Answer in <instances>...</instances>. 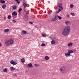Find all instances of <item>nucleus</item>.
Masks as SVG:
<instances>
[{
  "instance_id": "37",
  "label": "nucleus",
  "mask_w": 79,
  "mask_h": 79,
  "mask_svg": "<svg viewBox=\"0 0 79 79\" xmlns=\"http://www.w3.org/2000/svg\"><path fill=\"white\" fill-rule=\"evenodd\" d=\"M29 24H33V22H29Z\"/></svg>"
},
{
  "instance_id": "14",
  "label": "nucleus",
  "mask_w": 79,
  "mask_h": 79,
  "mask_svg": "<svg viewBox=\"0 0 79 79\" xmlns=\"http://www.w3.org/2000/svg\"><path fill=\"white\" fill-rule=\"evenodd\" d=\"M68 52L69 53H73V51L70 49L68 51Z\"/></svg>"
},
{
  "instance_id": "30",
  "label": "nucleus",
  "mask_w": 79,
  "mask_h": 79,
  "mask_svg": "<svg viewBox=\"0 0 79 79\" xmlns=\"http://www.w3.org/2000/svg\"><path fill=\"white\" fill-rule=\"evenodd\" d=\"M41 35H42V36L43 37H46V35H45V34H42Z\"/></svg>"
},
{
  "instance_id": "26",
  "label": "nucleus",
  "mask_w": 79,
  "mask_h": 79,
  "mask_svg": "<svg viewBox=\"0 0 79 79\" xmlns=\"http://www.w3.org/2000/svg\"><path fill=\"white\" fill-rule=\"evenodd\" d=\"M70 7L72 8H73V7H74V6L73 4H71L70 6Z\"/></svg>"
},
{
  "instance_id": "50",
  "label": "nucleus",
  "mask_w": 79,
  "mask_h": 79,
  "mask_svg": "<svg viewBox=\"0 0 79 79\" xmlns=\"http://www.w3.org/2000/svg\"><path fill=\"white\" fill-rule=\"evenodd\" d=\"M2 0H0V1H2Z\"/></svg>"
},
{
  "instance_id": "3",
  "label": "nucleus",
  "mask_w": 79,
  "mask_h": 79,
  "mask_svg": "<svg viewBox=\"0 0 79 79\" xmlns=\"http://www.w3.org/2000/svg\"><path fill=\"white\" fill-rule=\"evenodd\" d=\"M66 69V67L62 66L61 67L60 69V71L62 73H64L65 72Z\"/></svg>"
},
{
  "instance_id": "29",
  "label": "nucleus",
  "mask_w": 79,
  "mask_h": 79,
  "mask_svg": "<svg viewBox=\"0 0 79 79\" xmlns=\"http://www.w3.org/2000/svg\"><path fill=\"white\" fill-rule=\"evenodd\" d=\"M41 46H42V47H44V46H45V44L44 43H43L41 44Z\"/></svg>"
},
{
  "instance_id": "40",
  "label": "nucleus",
  "mask_w": 79,
  "mask_h": 79,
  "mask_svg": "<svg viewBox=\"0 0 79 79\" xmlns=\"http://www.w3.org/2000/svg\"><path fill=\"white\" fill-rule=\"evenodd\" d=\"M61 9H58V11H59V12H60V11H61Z\"/></svg>"
},
{
  "instance_id": "2",
  "label": "nucleus",
  "mask_w": 79,
  "mask_h": 79,
  "mask_svg": "<svg viewBox=\"0 0 79 79\" xmlns=\"http://www.w3.org/2000/svg\"><path fill=\"white\" fill-rule=\"evenodd\" d=\"M13 42H14V40L13 39H10L6 41L5 42V44L6 46H10L11 45L13 44Z\"/></svg>"
},
{
  "instance_id": "1",
  "label": "nucleus",
  "mask_w": 79,
  "mask_h": 79,
  "mask_svg": "<svg viewBox=\"0 0 79 79\" xmlns=\"http://www.w3.org/2000/svg\"><path fill=\"white\" fill-rule=\"evenodd\" d=\"M70 27L69 26L66 27L64 29V30L62 33V34L65 36L68 35L69 33V32H70Z\"/></svg>"
},
{
  "instance_id": "39",
  "label": "nucleus",
  "mask_w": 79,
  "mask_h": 79,
  "mask_svg": "<svg viewBox=\"0 0 79 79\" xmlns=\"http://www.w3.org/2000/svg\"><path fill=\"white\" fill-rule=\"evenodd\" d=\"M59 12H60L58 10V11H56V14H57V13H59Z\"/></svg>"
},
{
  "instance_id": "35",
  "label": "nucleus",
  "mask_w": 79,
  "mask_h": 79,
  "mask_svg": "<svg viewBox=\"0 0 79 79\" xmlns=\"http://www.w3.org/2000/svg\"><path fill=\"white\" fill-rule=\"evenodd\" d=\"M12 21L13 23H16V21L15 20H13Z\"/></svg>"
},
{
  "instance_id": "48",
  "label": "nucleus",
  "mask_w": 79,
  "mask_h": 79,
  "mask_svg": "<svg viewBox=\"0 0 79 79\" xmlns=\"http://www.w3.org/2000/svg\"><path fill=\"white\" fill-rule=\"evenodd\" d=\"M32 67H34V66H32Z\"/></svg>"
},
{
  "instance_id": "6",
  "label": "nucleus",
  "mask_w": 79,
  "mask_h": 79,
  "mask_svg": "<svg viewBox=\"0 0 79 79\" xmlns=\"http://www.w3.org/2000/svg\"><path fill=\"white\" fill-rule=\"evenodd\" d=\"M62 6V3H60L58 5V7L60 8L61 9V10H63V8H62V7L61 6Z\"/></svg>"
},
{
  "instance_id": "17",
  "label": "nucleus",
  "mask_w": 79,
  "mask_h": 79,
  "mask_svg": "<svg viewBox=\"0 0 79 79\" xmlns=\"http://www.w3.org/2000/svg\"><path fill=\"white\" fill-rule=\"evenodd\" d=\"M45 58L46 60H49V57L48 56H45Z\"/></svg>"
},
{
  "instance_id": "33",
  "label": "nucleus",
  "mask_w": 79,
  "mask_h": 79,
  "mask_svg": "<svg viewBox=\"0 0 79 79\" xmlns=\"http://www.w3.org/2000/svg\"><path fill=\"white\" fill-rule=\"evenodd\" d=\"M5 3V1L4 0L2 1V3Z\"/></svg>"
},
{
  "instance_id": "44",
  "label": "nucleus",
  "mask_w": 79,
  "mask_h": 79,
  "mask_svg": "<svg viewBox=\"0 0 79 79\" xmlns=\"http://www.w3.org/2000/svg\"><path fill=\"white\" fill-rule=\"evenodd\" d=\"M48 15H51V13H48Z\"/></svg>"
},
{
  "instance_id": "21",
  "label": "nucleus",
  "mask_w": 79,
  "mask_h": 79,
  "mask_svg": "<svg viewBox=\"0 0 79 79\" xmlns=\"http://www.w3.org/2000/svg\"><path fill=\"white\" fill-rule=\"evenodd\" d=\"M16 8V6H13V10H15Z\"/></svg>"
},
{
  "instance_id": "31",
  "label": "nucleus",
  "mask_w": 79,
  "mask_h": 79,
  "mask_svg": "<svg viewBox=\"0 0 79 79\" xmlns=\"http://www.w3.org/2000/svg\"><path fill=\"white\" fill-rule=\"evenodd\" d=\"M58 17L60 20V19H62V18L61 17V16H58Z\"/></svg>"
},
{
  "instance_id": "18",
  "label": "nucleus",
  "mask_w": 79,
  "mask_h": 79,
  "mask_svg": "<svg viewBox=\"0 0 79 79\" xmlns=\"http://www.w3.org/2000/svg\"><path fill=\"white\" fill-rule=\"evenodd\" d=\"M28 65L29 68H31V67H32V64L31 63L28 64Z\"/></svg>"
},
{
  "instance_id": "42",
  "label": "nucleus",
  "mask_w": 79,
  "mask_h": 79,
  "mask_svg": "<svg viewBox=\"0 0 79 79\" xmlns=\"http://www.w3.org/2000/svg\"><path fill=\"white\" fill-rule=\"evenodd\" d=\"M2 0H1V1H0V2H1V3H2Z\"/></svg>"
},
{
  "instance_id": "24",
  "label": "nucleus",
  "mask_w": 79,
  "mask_h": 79,
  "mask_svg": "<svg viewBox=\"0 0 79 79\" xmlns=\"http://www.w3.org/2000/svg\"><path fill=\"white\" fill-rule=\"evenodd\" d=\"M15 0V1H16L17 2V3H18V4H19V3H20V1H19L18 0Z\"/></svg>"
},
{
  "instance_id": "28",
  "label": "nucleus",
  "mask_w": 79,
  "mask_h": 79,
  "mask_svg": "<svg viewBox=\"0 0 79 79\" xmlns=\"http://www.w3.org/2000/svg\"><path fill=\"white\" fill-rule=\"evenodd\" d=\"M24 18L25 19H28V16L27 15H25L24 16Z\"/></svg>"
},
{
  "instance_id": "12",
  "label": "nucleus",
  "mask_w": 79,
  "mask_h": 79,
  "mask_svg": "<svg viewBox=\"0 0 79 79\" xmlns=\"http://www.w3.org/2000/svg\"><path fill=\"white\" fill-rule=\"evenodd\" d=\"M55 43H56V42L54 40H52L51 41V44H52V45H54V44H55Z\"/></svg>"
},
{
  "instance_id": "4",
  "label": "nucleus",
  "mask_w": 79,
  "mask_h": 79,
  "mask_svg": "<svg viewBox=\"0 0 79 79\" xmlns=\"http://www.w3.org/2000/svg\"><path fill=\"white\" fill-rule=\"evenodd\" d=\"M10 63L11 64H13V65H16L17 63L16 62H15L13 60H11Z\"/></svg>"
},
{
  "instance_id": "41",
  "label": "nucleus",
  "mask_w": 79,
  "mask_h": 79,
  "mask_svg": "<svg viewBox=\"0 0 79 79\" xmlns=\"http://www.w3.org/2000/svg\"><path fill=\"white\" fill-rule=\"evenodd\" d=\"M67 17H68V18H69V15H67Z\"/></svg>"
},
{
  "instance_id": "46",
  "label": "nucleus",
  "mask_w": 79,
  "mask_h": 79,
  "mask_svg": "<svg viewBox=\"0 0 79 79\" xmlns=\"http://www.w3.org/2000/svg\"><path fill=\"white\" fill-rule=\"evenodd\" d=\"M4 19H6V17H5L4 18Z\"/></svg>"
},
{
  "instance_id": "23",
  "label": "nucleus",
  "mask_w": 79,
  "mask_h": 79,
  "mask_svg": "<svg viewBox=\"0 0 79 79\" xmlns=\"http://www.w3.org/2000/svg\"><path fill=\"white\" fill-rule=\"evenodd\" d=\"M52 39L53 40H55L56 39V40H58V39H56V38L55 37V36H54L52 37Z\"/></svg>"
},
{
  "instance_id": "13",
  "label": "nucleus",
  "mask_w": 79,
  "mask_h": 79,
  "mask_svg": "<svg viewBox=\"0 0 79 79\" xmlns=\"http://www.w3.org/2000/svg\"><path fill=\"white\" fill-rule=\"evenodd\" d=\"M22 32L23 34H26V33H27V31L24 30H23L22 31Z\"/></svg>"
},
{
  "instance_id": "5",
  "label": "nucleus",
  "mask_w": 79,
  "mask_h": 79,
  "mask_svg": "<svg viewBox=\"0 0 79 79\" xmlns=\"http://www.w3.org/2000/svg\"><path fill=\"white\" fill-rule=\"evenodd\" d=\"M27 3V1L26 0H24L23 2V5L25 8L26 7V6H27L26 5H27V3Z\"/></svg>"
},
{
  "instance_id": "32",
  "label": "nucleus",
  "mask_w": 79,
  "mask_h": 79,
  "mask_svg": "<svg viewBox=\"0 0 79 79\" xmlns=\"http://www.w3.org/2000/svg\"><path fill=\"white\" fill-rule=\"evenodd\" d=\"M34 65L36 67H37L39 66V64H35Z\"/></svg>"
},
{
  "instance_id": "49",
  "label": "nucleus",
  "mask_w": 79,
  "mask_h": 79,
  "mask_svg": "<svg viewBox=\"0 0 79 79\" xmlns=\"http://www.w3.org/2000/svg\"><path fill=\"white\" fill-rule=\"evenodd\" d=\"M19 1H21V0H19Z\"/></svg>"
},
{
  "instance_id": "34",
  "label": "nucleus",
  "mask_w": 79,
  "mask_h": 79,
  "mask_svg": "<svg viewBox=\"0 0 79 79\" xmlns=\"http://www.w3.org/2000/svg\"><path fill=\"white\" fill-rule=\"evenodd\" d=\"M25 13L26 14H27V15H29V12H28V11L27 12V11L26 12H25Z\"/></svg>"
},
{
  "instance_id": "8",
  "label": "nucleus",
  "mask_w": 79,
  "mask_h": 79,
  "mask_svg": "<svg viewBox=\"0 0 79 79\" xmlns=\"http://www.w3.org/2000/svg\"><path fill=\"white\" fill-rule=\"evenodd\" d=\"M65 55L67 56H67H70V53L69 52H68L67 53H65Z\"/></svg>"
},
{
  "instance_id": "36",
  "label": "nucleus",
  "mask_w": 79,
  "mask_h": 79,
  "mask_svg": "<svg viewBox=\"0 0 79 79\" xmlns=\"http://www.w3.org/2000/svg\"><path fill=\"white\" fill-rule=\"evenodd\" d=\"M71 15L72 16H74L75 15V14H74V13H71Z\"/></svg>"
},
{
  "instance_id": "38",
  "label": "nucleus",
  "mask_w": 79,
  "mask_h": 79,
  "mask_svg": "<svg viewBox=\"0 0 79 79\" xmlns=\"http://www.w3.org/2000/svg\"><path fill=\"white\" fill-rule=\"evenodd\" d=\"M13 76L15 77V76H17V75L16 74H14Z\"/></svg>"
},
{
  "instance_id": "22",
  "label": "nucleus",
  "mask_w": 79,
  "mask_h": 79,
  "mask_svg": "<svg viewBox=\"0 0 79 79\" xmlns=\"http://www.w3.org/2000/svg\"><path fill=\"white\" fill-rule=\"evenodd\" d=\"M15 69V68L13 67H10V70L11 71H14Z\"/></svg>"
},
{
  "instance_id": "45",
  "label": "nucleus",
  "mask_w": 79,
  "mask_h": 79,
  "mask_svg": "<svg viewBox=\"0 0 79 79\" xmlns=\"http://www.w3.org/2000/svg\"><path fill=\"white\" fill-rule=\"evenodd\" d=\"M25 11V13H26V12L27 11H26V10H24Z\"/></svg>"
},
{
  "instance_id": "9",
  "label": "nucleus",
  "mask_w": 79,
  "mask_h": 79,
  "mask_svg": "<svg viewBox=\"0 0 79 79\" xmlns=\"http://www.w3.org/2000/svg\"><path fill=\"white\" fill-rule=\"evenodd\" d=\"M10 31V29H6L4 30V31L5 32H9V31Z\"/></svg>"
},
{
  "instance_id": "47",
  "label": "nucleus",
  "mask_w": 79,
  "mask_h": 79,
  "mask_svg": "<svg viewBox=\"0 0 79 79\" xmlns=\"http://www.w3.org/2000/svg\"><path fill=\"white\" fill-rule=\"evenodd\" d=\"M0 47H1V44L0 43Z\"/></svg>"
},
{
  "instance_id": "20",
  "label": "nucleus",
  "mask_w": 79,
  "mask_h": 79,
  "mask_svg": "<svg viewBox=\"0 0 79 79\" xmlns=\"http://www.w3.org/2000/svg\"><path fill=\"white\" fill-rule=\"evenodd\" d=\"M7 71H8V69L6 68H5L3 69V71L4 73H5L6 72H7Z\"/></svg>"
},
{
  "instance_id": "43",
  "label": "nucleus",
  "mask_w": 79,
  "mask_h": 79,
  "mask_svg": "<svg viewBox=\"0 0 79 79\" xmlns=\"http://www.w3.org/2000/svg\"><path fill=\"white\" fill-rule=\"evenodd\" d=\"M52 21H55L56 20H52Z\"/></svg>"
},
{
  "instance_id": "25",
  "label": "nucleus",
  "mask_w": 79,
  "mask_h": 79,
  "mask_svg": "<svg viewBox=\"0 0 79 79\" xmlns=\"http://www.w3.org/2000/svg\"><path fill=\"white\" fill-rule=\"evenodd\" d=\"M22 11V8H20L19 9V11H18V12L19 13H21V11Z\"/></svg>"
},
{
  "instance_id": "10",
  "label": "nucleus",
  "mask_w": 79,
  "mask_h": 79,
  "mask_svg": "<svg viewBox=\"0 0 79 79\" xmlns=\"http://www.w3.org/2000/svg\"><path fill=\"white\" fill-rule=\"evenodd\" d=\"M67 45L68 47H70L73 45V43L70 42Z\"/></svg>"
},
{
  "instance_id": "15",
  "label": "nucleus",
  "mask_w": 79,
  "mask_h": 79,
  "mask_svg": "<svg viewBox=\"0 0 79 79\" xmlns=\"http://www.w3.org/2000/svg\"><path fill=\"white\" fill-rule=\"evenodd\" d=\"M70 23V22H69V21H66L65 22V24H66L67 25H68V24H69Z\"/></svg>"
},
{
  "instance_id": "7",
  "label": "nucleus",
  "mask_w": 79,
  "mask_h": 79,
  "mask_svg": "<svg viewBox=\"0 0 79 79\" xmlns=\"http://www.w3.org/2000/svg\"><path fill=\"white\" fill-rule=\"evenodd\" d=\"M18 15V13L16 12H14L12 13V15L13 16H16Z\"/></svg>"
},
{
  "instance_id": "27",
  "label": "nucleus",
  "mask_w": 79,
  "mask_h": 79,
  "mask_svg": "<svg viewBox=\"0 0 79 79\" xmlns=\"http://www.w3.org/2000/svg\"><path fill=\"white\" fill-rule=\"evenodd\" d=\"M8 19H10L11 18V16L10 15H9L7 17Z\"/></svg>"
},
{
  "instance_id": "11",
  "label": "nucleus",
  "mask_w": 79,
  "mask_h": 79,
  "mask_svg": "<svg viewBox=\"0 0 79 79\" xmlns=\"http://www.w3.org/2000/svg\"><path fill=\"white\" fill-rule=\"evenodd\" d=\"M58 15H56L55 16V17L54 18V20H56L57 19H58Z\"/></svg>"
},
{
  "instance_id": "16",
  "label": "nucleus",
  "mask_w": 79,
  "mask_h": 79,
  "mask_svg": "<svg viewBox=\"0 0 79 79\" xmlns=\"http://www.w3.org/2000/svg\"><path fill=\"white\" fill-rule=\"evenodd\" d=\"M21 61L22 63H24L25 62V59L24 58L21 59Z\"/></svg>"
},
{
  "instance_id": "19",
  "label": "nucleus",
  "mask_w": 79,
  "mask_h": 79,
  "mask_svg": "<svg viewBox=\"0 0 79 79\" xmlns=\"http://www.w3.org/2000/svg\"><path fill=\"white\" fill-rule=\"evenodd\" d=\"M6 7V5L4 4L3 6H2V7L3 9H5V8Z\"/></svg>"
}]
</instances>
